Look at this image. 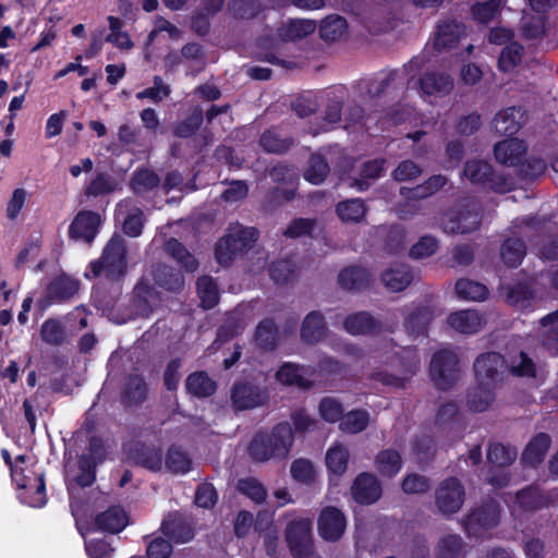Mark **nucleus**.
Returning <instances> with one entry per match:
<instances>
[{"instance_id":"nucleus-36","label":"nucleus","mask_w":558,"mask_h":558,"mask_svg":"<svg viewBox=\"0 0 558 558\" xmlns=\"http://www.w3.org/2000/svg\"><path fill=\"white\" fill-rule=\"evenodd\" d=\"M374 465L381 477L393 478L403 466L401 453L393 449H381L374 458Z\"/></svg>"},{"instance_id":"nucleus-8","label":"nucleus","mask_w":558,"mask_h":558,"mask_svg":"<svg viewBox=\"0 0 558 558\" xmlns=\"http://www.w3.org/2000/svg\"><path fill=\"white\" fill-rule=\"evenodd\" d=\"M500 505L493 498L483 501L470 511L462 521L463 529L469 536H480L484 531L492 530L499 524Z\"/></svg>"},{"instance_id":"nucleus-31","label":"nucleus","mask_w":558,"mask_h":558,"mask_svg":"<svg viewBox=\"0 0 558 558\" xmlns=\"http://www.w3.org/2000/svg\"><path fill=\"white\" fill-rule=\"evenodd\" d=\"M447 323L460 333L473 335L481 330L485 319L477 311L462 310L451 313L447 318Z\"/></svg>"},{"instance_id":"nucleus-6","label":"nucleus","mask_w":558,"mask_h":558,"mask_svg":"<svg viewBox=\"0 0 558 558\" xmlns=\"http://www.w3.org/2000/svg\"><path fill=\"white\" fill-rule=\"evenodd\" d=\"M482 209L475 201H466L446 214L444 230L450 234H466L480 229Z\"/></svg>"},{"instance_id":"nucleus-39","label":"nucleus","mask_w":558,"mask_h":558,"mask_svg":"<svg viewBox=\"0 0 558 558\" xmlns=\"http://www.w3.org/2000/svg\"><path fill=\"white\" fill-rule=\"evenodd\" d=\"M155 283L170 292H179L184 288V277L175 268L159 264L153 270Z\"/></svg>"},{"instance_id":"nucleus-16","label":"nucleus","mask_w":558,"mask_h":558,"mask_svg":"<svg viewBox=\"0 0 558 558\" xmlns=\"http://www.w3.org/2000/svg\"><path fill=\"white\" fill-rule=\"evenodd\" d=\"M351 495L361 506L376 504L383 496V486L377 476L369 472L359 473L352 482Z\"/></svg>"},{"instance_id":"nucleus-13","label":"nucleus","mask_w":558,"mask_h":558,"mask_svg":"<svg viewBox=\"0 0 558 558\" xmlns=\"http://www.w3.org/2000/svg\"><path fill=\"white\" fill-rule=\"evenodd\" d=\"M104 220L99 213L94 210H80L69 226V238L92 244L99 233Z\"/></svg>"},{"instance_id":"nucleus-1","label":"nucleus","mask_w":558,"mask_h":558,"mask_svg":"<svg viewBox=\"0 0 558 558\" xmlns=\"http://www.w3.org/2000/svg\"><path fill=\"white\" fill-rule=\"evenodd\" d=\"M293 444V430L289 422L276 424L271 432H257L250 441L247 451L255 462L284 459Z\"/></svg>"},{"instance_id":"nucleus-40","label":"nucleus","mask_w":558,"mask_h":558,"mask_svg":"<svg viewBox=\"0 0 558 558\" xmlns=\"http://www.w3.org/2000/svg\"><path fill=\"white\" fill-rule=\"evenodd\" d=\"M256 345L265 351L272 352L278 347V326L272 318L262 319L254 332Z\"/></svg>"},{"instance_id":"nucleus-50","label":"nucleus","mask_w":558,"mask_h":558,"mask_svg":"<svg viewBox=\"0 0 558 558\" xmlns=\"http://www.w3.org/2000/svg\"><path fill=\"white\" fill-rule=\"evenodd\" d=\"M541 326L545 329L542 333V344L553 354H558V310L544 316Z\"/></svg>"},{"instance_id":"nucleus-27","label":"nucleus","mask_w":558,"mask_h":558,"mask_svg":"<svg viewBox=\"0 0 558 558\" xmlns=\"http://www.w3.org/2000/svg\"><path fill=\"white\" fill-rule=\"evenodd\" d=\"M413 278L411 266L402 263H395L380 274L381 283L390 292L405 290L412 283Z\"/></svg>"},{"instance_id":"nucleus-12","label":"nucleus","mask_w":558,"mask_h":558,"mask_svg":"<svg viewBox=\"0 0 558 558\" xmlns=\"http://www.w3.org/2000/svg\"><path fill=\"white\" fill-rule=\"evenodd\" d=\"M435 318L434 308L427 304H412L403 310V327L407 333L417 339L427 337L429 325Z\"/></svg>"},{"instance_id":"nucleus-61","label":"nucleus","mask_w":558,"mask_h":558,"mask_svg":"<svg viewBox=\"0 0 558 558\" xmlns=\"http://www.w3.org/2000/svg\"><path fill=\"white\" fill-rule=\"evenodd\" d=\"M523 46L518 41H510L504 47L498 58V68L502 72H509L522 61Z\"/></svg>"},{"instance_id":"nucleus-17","label":"nucleus","mask_w":558,"mask_h":558,"mask_svg":"<svg viewBox=\"0 0 558 558\" xmlns=\"http://www.w3.org/2000/svg\"><path fill=\"white\" fill-rule=\"evenodd\" d=\"M128 459L137 466L151 472H159L162 468V450L144 441H134L124 447Z\"/></svg>"},{"instance_id":"nucleus-63","label":"nucleus","mask_w":558,"mask_h":558,"mask_svg":"<svg viewBox=\"0 0 558 558\" xmlns=\"http://www.w3.org/2000/svg\"><path fill=\"white\" fill-rule=\"evenodd\" d=\"M295 270V263L289 258L272 262L268 269L271 280L278 284H286L292 281Z\"/></svg>"},{"instance_id":"nucleus-49","label":"nucleus","mask_w":558,"mask_h":558,"mask_svg":"<svg viewBox=\"0 0 558 558\" xmlns=\"http://www.w3.org/2000/svg\"><path fill=\"white\" fill-rule=\"evenodd\" d=\"M118 187V181L108 172H98L84 190L87 197L105 196L113 193Z\"/></svg>"},{"instance_id":"nucleus-43","label":"nucleus","mask_w":558,"mask_h":558,"mask_svg":"<svg viewBox=\"0 0 558 558\" xmlns=\"http://www.w3.org/2000/svg\"><path fill=\"white\" fill-rule=\"evenodd\" d=\"M526 255V245L520 238H507L500 246V257L509 268L521 265Z\"/></svg>"},{"instance_id":"nucleus-11","label":"nucleus","mask_w":558,"mask_h":558,"mask_svg":"<svg viewBox=\"0 0 558 558\" xmlns=\"http://www.w3.org/2000/svg\"><path fill=\"white\" fill-rule=\"evenodd\" d=\"M464 499V486L453 476L444 480L435 493L436 506L444 515L457 513L463 506Z\"/></svg>"},{"instance_id":"nucleus-44","label":"nucleus","mask_w":558,"mask_h":558,"mask_svg":"<svg viewBox=\"0 0 558 558\" xmlns=\"http://www.w3.org/2000/svg\"><path fill=\"white\" fill-rule=\"evenodd\" d=\"M446 184L447 178L445 175L434 174L413 189L401 187L400 193L409 199H424L441 190Z\"/></svg>"},{"instance_id":"nucleus-7","label":"nucleus","mask_w":558,"mask_h":558,"mask_svg":"<svg viewBox=\"0 0 558 558\" xmlns=\"http://www.w3.org/2000/svg\"><path fill=\"white\" fill-rule=\"evenodd\" d=\"M12 481L16 484L19 499L33 508H41L47 502L46 483L44 473H36L21 469L13 471Z\"/></svg>"},{"instance_id":"nucleus-14","label":"nucleus","mask_w":558,"mask_h":558,"mask_svg":"<svg viewBox=\"0 0 558 558\" xmlns=\"http://www.w3.org/2000/svg\"><path fill=\"white\" fill-rule=\"evenodd\" d=\"M506 367L505 356L495 351L480 354L473 364L476 380L485 381L495 387L497 383L501 381Z\"/></svg>"},{"instance_id":"nucleus-10","label":"nucleus","mask_w":558,"mask_h":558,"mask_svg":"<svg viewBox=\"0 0 558 558\" xmlns=\"http://www.w3.org/2000/svg\"><path fill=\"white\" fill-rule=\"evenodd\" d=\"M230 399L235 411H245L266 404L269 392L266 387L248 380H240L232 385Z\"/></svg>"},{"instance_id":"nucleus-34","label":"nucleus","mask_w":558,"mask_h":558,"mask_svg":"<svg viewBox=\"0 0 558 558\" xmlns=\"http://www.w3.org/2000/svg\"><path fill=\"white\" fill-rule=\"evenodd\" d=\"M344 330L352 336L372 335L380 330L379 322L366 311L349 314L343 320Z\"/></svg>"},{"instance_id":"nucleus-23","label":"nucleus","mask_w":558,"mask_h":558,"mask_svg":"<svg viewBox=\"0 0 558 558\" xmlns=\"http://www.w3.org/2000/svg\"><path fill=\"white\" fill-rule=\"evenodd\" d=\"M526 153L527 145L525 142L515 137L504 140L494 146L496 160L509 167H518L524 159Z\"/></svg>"},{"instance_id":"nucleus-47","label":"nucleus","mask_w":558,"mask_h":558,"mask_svg":"<svg viewBox=\"0 0 558 558\" xmlns=\"http://www.w3.org/2000/svg\"><path fill=\"white\" fill-rule=\"evenodd\" d=\"M387 160L383 157L374 158L362 163L360 169L361 179L354 180L353 186L360 191H366L369 186V180H377L385 171Z\"/></svg>"},{"instance_id":"nucleus-52","label":"nucleus","mask_w":558,"mask_h":558,"mask_svg":"<svg viewBox=\"0 0 558 558\" xmlns=\"http://www.w3.org/2000/svg\"><path fill=\"white\" fill-rule=\"evenodd\" d=\"M165 464L173 474H186L192 469V460L189 454L175 445L168 448Z\"/></svg>"},{"instance_id":"nucleus-59","label":"nucleus","mask_w":558,"mask_h":558,"mask_svg":"<svg viewBox=\"0 0 558 558\" xmlns=\"http://www.w3.org/2000/svg\"><path fill=\"white\" fill-rule=\"evenodd\" d=\"M316 23L310 20H292L280 29V36L284 40H299L313 34Z\"/></svg>"},{"instance_id":"nucleus-54","label":"nucleus","mask_w":558,"mask_h":558,"mask_svg":"<svg viewBox=\"0 0 558 558\" xmlns=\"http://www.w3.org/2000/svg\"><path fill=\"white\" fill-rule=\"evenodd\" d=\"M99 464L90 456H78L77 474L74 477L75 484L81 488L90 487L96 482Z\"/></svg>"},{"instance_id":"nucleus-60","label":"nucleus","mask_w":558,"mask_h":558,"mask_svg":"<svg viewBox=\"0 0 558 558\" xmlns=\"http://www.w3.org/2000/svg\"><path fill=\"white\" fill-rule=\"evenodd\" d=\"M350 453L342 445H337L327 450L326 465L336 475H342L348 469Z\"/></svg>"},{"instance_id":"nucleus-22","label":"nucleus","mask_w":558,"mask_h":558,"mask_svg":"<svg viewBox=\"0 0 558 558\" xmlns=\"http://www.w3.org/2000/svg\"><path fill=\"white\" fill-rule=\"evenodd\" d=\"M148 396L145 378L140 374H130L122 387L120 401L125 409L142 405Z\"/></svg>"},{"instance_id":"nucleus-51","label":"nucleus","mask_w":558,"mask_h":558,"mask_svg":"<svg viewBox=\"0 0 558 558\" xmlns=\"http://www.w3.org/2000/svg\"><path fill=\"white\" fill-rule=\"evenodd\" d=\"M368 423L369 413L364 409H355L343 413L339 427L347 434L355 435L365 430Z\"/></svg>"},{"instance_id":"nucleus-15","label":"nucleus","mask_w":558,"mask_h":558,"mask_svg":"<svg viewBox=\"0 0 558 558\" xmlns=\"http://www.w3.org/2000/svg\"><path fill=\"white\" fill-rule=\"evenodd\" d=\"M347 529L345 514L335 506L324 507L317 519L318 535L326 542H338Z\"/></svg>"},{"instance_id":"nucleus-19","label":"nucleus","mask_w":558,"mask_h":558,"mask_svg":"<svg viewBox=\"0 0 558 558\" xmlns=\"http://www.w3.org/2000/svg\"><path fill=\"white\" fill-rule=\"evenodd\" d=\"M515 502L525 512H535L548 508L554 502L550 492L543 490L537 484H531L518 490Z\"/></svg>"},{"instance_id":"nucleus-2","label":"nucleus","mask_w":558,"mask_h":558,"mask_svg":"<svg viewBox=\"0 0 558 558\" xmlns=\"http://www.w3.org/2000/svg\"><path fill=\"white\" fill-rule=\"evenodd\" d=\"M259 238L255 227H245L239 222L230 223L226 235L215 245V257L219 265L229 266L235 258L248 252Z\"/></svg>"},{"instance_id":"nucleus-46","label":"nucleus","mask_w":558,"mask_h":558,"mask_svg":"<svg viewBox=\"0 0 558 558\" xmlns=\"http://www.w3.org/2000/svg\"><path fill=\"white\" fill-rule=\"evenodd\" d=\"M367 207L361 198H350L339 202L336 205V214L343 222L357 223L364 219Z\"/></svg>"},{"instance_id":"nucleus-33","label":"nucleus","mask_w":558,"mask_h":558,"mask_svg":"<svg viewBox=\"0 0 558 558\" xmlns=\"http://www.w3.org/2000/svg\"><path fill=\"white\" fill-rule=\"evenodd\" d=\"M421 90L428 96H445L453 88V78L444 72H425L418 80Z\"/></svg>"},{"instance_id":"nucleus-55","label":"nucleus","mask_w":558,"mask_h":558,"mask_svg":"<svg viewBox=\"0 0 558 558\" xmlns=\"http://www.w3.org/2000/svg\"><path fill=\"white\" fill-rule=\"evenodd\" d=\"M347 20L340 15L326 16L319 26V36L323 40L333 43L347 31Z\"/></svg>"},{"instance_id":"nucleus-3","label":"nucleus","mask_w":558,"mask_h":558,"mask_svg":"<svg viewBox=\"0 0 558 558\" xmlns=\"http://www.w3.org/2000/svg\"><path fill=\"white\" fill-rule=\"evenodd\" d=\"M94 278L101 275L107 280L119 281L128 271V250L124 239L113 234L105 245L101 256L89 263Z\"/></svg>"},{"instance_id":"nucleus-28","label":"nucleus","mask_w":558,"mask_h":558,"mask_svg":"<svg viewBox=\"0 0 558 558\" xmlns=\"http://www.w3.org/2000/svg\"><path fill=\"white\" fill-rule=\"evenodd\" d=\"M160 531L168 541L177 544H185L195 535L192 525L179 514H169L163 519Z\"/></svg>"},{"instance_id":"nucleus-42","label":"nucleus","mask_w":558,"mask_h":558,"mask_svg":"<svg viewBox=\"0 0 558 558\" xmlns=\"http://www.w3.org/2000/svg\"><path fill=\"white\" fill-rule=\"evenodd\" d=\"M165 252L171 256L186 271H195L198 262L185 245L175 238H169L165 242Z\"/></svg>"},{"instance_id":"nucleus-45","label":"nucleus","mask_w":558,"mask_h":558,"mask_svg":"<svg viewBox=\"0 0 558 558\" xmlns=\"http://www.w3.org/2000/svg\"><path fill=\"white\" fill-rule=\"evenodd\" d=\"M160 184L157 172L147 167H138L130 179V187L136 195L153 191Z\"/></svg>"},{"instance_id":"nucleus-62","label":"nucleus","mask_w":558,"mask_h":558,"mask_svg":"<svg viewBox=\"0 0 558 558\" xmlns=\"http://www.w3.org/2000/svg\"><path fill=\"white\" fill-rule=\"evenodd\" d=\"M330 171L326 158L319 154H313L308 160V168L304 179L312 184H320L325 181Z\"/></svg>"},{"instance_id":"nucleus-56","label":"nucleus","mask_w":558,"mask_h":558,"mask_svg":"<svg viewBox=\"0 0 558 558\" xmlns=\"http://www.w3.org/2000/svg\"><path fill=\"white\" fill-rule=\"evenodd\" d=\"M534 298V291L526 282H517L507 288L506 300L511 306L526 308L531 305Z\"/></svg>"},{"instance_id":"nucleus-57","label":"nucleus","mask_w":558,"mask_h":558,"mask_svg":"<svg viewBox=\"0 0 558 558\" xmlns=\"http://www.w3.org/2000/svg\"><path fill=\"white\" fill-rule=\"evenodd\" d=\"M196 289L204 308L210 310L218 304V287L213 277L201 276L196 281Z\"/></svg>"},{"instance_id":"nucleus-58","label":"nucleus","mask_w":558,"mask_h":558,"mask_svg":"<svg viewBox=\"0 0 558 558\" xmlns=\"http://www.w3.org/2000/svg\"><path fill=\"white\" fill-rule=\"evenodd\" d=\"M41 340L50 345L59 347L65 341V328L58 318L46 319L39 330Z\"/></svg>"},{"instance_id":"nucleus-9","label":"nucleus","mask_w":558,"mask_h":558,"mask_svg":"<svg viewBox=\"0 0 558 558\" xmlns=\"http://www.w3.org/2000/svg\"><path fill=\"white\" fill-rule=\"evenodd\" d=\"M284 538L293 558H308L313 555L314 544L310 519L290 521L284 531Z\"/></svg>"},{"instance_id":"nucleus-18","label":"nucleus","mask_w":558,"mask_h":558,"mask_svg":"<svg viewBox=\"0 0 558 558\" xmlns=\"http://www.w3.org/2000/svg\"><path fill=\"white\" fill-rule=\"evenodd\" d=\"M160 303L158 291L148 280L141 278L135 284L131 304L137 316L148 318Z\"/></svg>"},{"instance_id":"nucleus-48","label":"nucleus","mask_w":558,"mask_h":558,"mask_svg":"<svg viewBox=\"0 0 558 558\" xmlns=\"http://www.w3.org/2000/svg\"><path fill=\"white\" fill-rule=\"evenodd\" d=\"M262 149L268 154L283 155L294 145V138L291 136L281 137L274 130H266L258 142Z\"/></svg>"},{"instance_id":"nucleus-26","label":"nucleus","mask_w":558,"mask_h":558,"mask_svg":"<svg viewBox=\"0 0 558 558\" xmlns=\"http://www.w3.org/2000/svg\"><path fill=\"white\" fill-rule=\"evenodd\" d=\"M372 282V272L362 266L351 265L344 267L338 275L339 286L348 291H364L371 287Z\"/></svg>"},{"instance_id":"nucleus-24","label":"nucleus","mask_w":558,"mask_h":558,"mask_svg":"<svg viewBox=\"0 0 558 558\" xmlns=\"http://www.w3.org/2000/svg\"><path fill=\"white\" fill-rule=\"evenodd\" d=\"M525 111L521 107H509L496 113L493 126L499 135L512 136L525 122Z\"/></svg>"},{"instance_id":"nucleus-4","label":"nucleus","mask_w":558,"mask_h":558,"mask_svg":"<svg viewBox=\"0 0 558 558\" xmlns=\"http://www.w3.org/2000/svg\"><path fill=\"white\" fill-rule=\"evenodd\" d=\"M463 174L472 184L481 185L496 193L505 194L513 189L511 179L495 172L493 166L485 160H468L463 168Z\"/></svg>"},{"instance_id":"nucleus-64","label":"nucleus","mask_w":558,"mask_h":558,"mask_svg":"<svg viewBox=\"0 0 558 558\" xmlns=\"http://www.w3.org/2000/svg\"><path fill=\"white\" fill-rule=\"evenodd\" d=\"M463 548V541L457 534H448L440 538L436 558H460Z\"/></svg>"},{"instance_id":"nucleus-32","label":"nucleus","mask_w":558,"mask_h":558,"mask_svg":"<svg viewBox=\"0 0 558 558\" xmlns=\"http://www.w3.org/2000/svg\"><path fill=\"white\" fill-rule=\"evenodd\" d=\"M327 326L324 315L319 311L310 312L303 319L300 337L306 344H316L326 336Z\"/></svg>"},{"instance_id":"nucleus-25","label":"nucleus","mask_w":558,"mask_h":558,"mask_svg":"<svg viewBox=\"0 0 558 558\" xmlns=\"http://www.w3.org/2000/svg\"><path fill=\"white\" fill-rule=\"evenodd\" d=\"M463 32V24L456 20L439 21L434 36L435 49L439 52L452 49L458 45Z\"/></svg>"},{"instance_id":"nucleus-35","label":"nucleus","mask_w":558,"mask_h":558,"mask_svg":"<svg viewBox=\"0 0 558 558\" xmlns=\"http://www.w3.org/2000/svg\"><path fill=\"white\" fill-rule=\"evenodd\" d=\"M398 70H391L385 75H378L375 77L361 78L355 88L360 96H367L371 99L381 96L396 81Z\"/></svg>"},{"instance_id":"nucleus-5","label":"nucleus","mask_w":558,"mask_h":558,"mask_svg":"<svg viewBox=\"0 0 558 558\" xmlns=\"http://www.w3.org/2000/svg\"><path fill=\"white\" fill-rule=\"evenodd\" d=\"M429 376L435 387L447 391L459 378V356L451 349L436 351L429 363Z\"/></svg>"},{"instance_id":"nucleus-53","label":"nucleus","mask_w":558,"mask_h":558,"mask_svg":"<svg viewBox=\"0 0 558 558\" xmlns=\"http://www.w3.org/2000/svg\"><path fill=\"white\" fill-rule=\"evenodd\" d=\"M454 290L459 299L466 301H483L489 293L485 284L468 278L457 280Z\"/></svg>"},{"instance_id":"nucleus-41","label":"nucleus","mask_w":558,"mask_h":558,"mask_svg":"<svg viewBox=\"0 0 558 558\" xmlns=\"http://www.w3.org/2000/svg\"><path fill=\"white\" fill-rule=\"evenodd\" d=\"M203 122L204 111L202 107L194 106L182 120L174 124L172 133L179 138H191L198 132Z\"/></svg>"},{"instance_id":"nucleus-21","label":"nucleus","mask_w":558,"mask_h":558,"mask_svg":"<svg viewBox=\"0 0 558 558\" xmlns=\"http://www.w3.org/2000/svg\"><path fill=\"white\" fill-rule=\"evenodd\" d=\"M128 519V514L122 507L110 506L95 517L90 530L93 532L118 534L126 527Z\"/></svg>"},{"instance_id":"nucleus-38","label":"nucleus","mask_w":558,"mask_h":558,"mask_svg":"<svg viewBox=\"0 0 558 558\" xmlns=\"http://www.w3.org/2000/svg\"><path fill=\"white\" fill-rule=\"evenodd\" d=\"M495 386L482 380H476V385L468 390V407L473 412H484L495 400Z\"/></svg>"},{"instance_id":"nucleus-30","label":"nucleus","mask_w":558,"mask_h":558,"mask_svg":"<svg viewBox=\"0 0 558 558\" xmlns=\"http://www.w3.org/2000/svg\"><path fill=\"white\" fill-rule=\"evenodd\" d=\"M305 366L292 362H283L277 369L275 377L283 386H295L308 390L313 388L314 384L305 377Z\"/></svg>"},{"instance_id":"nucleus-20","label":"nucleus","mask_w":558,"mask_h":558,"mask_svg":"<svg viewBox=\"0 0 558 558\" xmlns=\"http://www.w3.org/2000/svg\"><path fill=\"white\" fill-rule=\"evenodd\" d=\"M551 437L545 432L535 434L525 445L521 453V462L524 466L537 469L545 460L551 446Z\"/></svg>"},{"instance_id":"nucleus-37","label":"nucleus","mask_w":558,"mask_h":558,"mask_svg":"<svg viewBox=\"0 0 558 558\" xmlns=\"http://www.w3.org/2000/svg\"><path fill=\"white\" fill-rule=\"evenodd\" d=\"M185 390L196 398H208L216 393L217 383L205 371H196L187 375Z\"/></svg>"},{"instance_id":"nucleus-29","label":"nucleus","mask_w":558,"mask_h":558,"mask_svg":"<svg viewBox=\"0 0 558 558\" xmlns=\"http://www.w3.org/2000/svg\"><path fill=\"white\" fill-rule=\"evenodd\" d=\"M80 290V281L66 275L52 279L46 288L48 303H63L71 300Z\"/></svg>"}]
</instances>
